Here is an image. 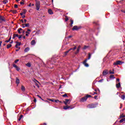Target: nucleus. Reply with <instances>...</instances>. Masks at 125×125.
Returning a JSON list of instances; mask_svg holds the SVG:
<instances>
[{
	"mask_svg": "<svg viewBox=\"0 0 125 125\" xmlns=\"http://www.w3.org/2000/svg\"><path fill=\"white\" fill-rule=\"evenodd\" d=\"M35 6L36 7V10H40V8L41 7V1L36 0Z\"/></svg>",
	"mask_w": 125,
	"mask_h": 125,
	"instance_id": "obj_1",
	"label": "nucleus"
},
{
	"mask_svg": "<svg viewBox=\"0 0 125 125\" xmlns=\"http://www.w3.org/2000/svg\"><path fill=\"white\" fill-rule=\"evenodd\" d=\"M98 105V104H90L87 105V108H89V109H92L93 108H96L97 107V105Z\"/></svg>",
	"mask_w": 125,
	"mask_h": 125,
	"instance_id": "obj_2",
	"label": "nucleus"
},
{
	"mask_svg": "<svg viewBox=\"0 0 125 125\" xmlns=\"http://www.w3.org/2000/svg\"><path fill=\"white\" fill-rule=\"evenodd\" d=\"M82 28L83 27L82 26L75 25L72 28V31H79V30H81Z\"/></svg>",
	"mask_w": 125,
	"mask_h": 125,
	"instance_id": "obj_3",
	"label": "nucleus"
},
{
	"mask_svg": "<svg viewBox=\"0 0 125 125\" xmlns=\"http://www.w3.org/2000/svg\"><path fill=\"white\" fill-rule=\"evenodd\" d=\"M108 74H109V72L107 69H105L103 71V76H107Z\"/></svg>",
	"mask_w": 125,
	"mask_h": 125,
	"instance_id": "obj_4",
	"label": "nucleus"
},
{
	"mask_svg": "<svg viewBox=\"0 0 125 125\" xmlns=\"http://www.w3.org/2000/svg\"><path fill=\"white\" fill-rule=\"evenodd\" d=\"M86 62H87V59H85L83 62V64L84 65V66H85V67H89V65L88 63H86Z\"/></svg>",
	"mask_w": 125,
	"mask_h": 125,
	"instance_id": "obj_5",
	"label": "nucleus"
},
{
	"mask_svg": "<svg viewBox=\"0 0 125 125\" xmlns=\"http://www.w3.org/2000/svg\"><path fill=\"white\" fill-rule=\"evenodd\" d=\"M65 100V101H63V103L66 105H68V104H70V103H71V102H69V101H70L69 99H66Z\"/></svg>",
	"mask_w": 125,
	"mask_h": 125,
	"instance_id": "obj_6",
	"label": "nucleus"
},
{
	"mask_svg": "<svg viewBox=\"0 0 125 125\" xmlns=\"http://www.w3.org/2000/svg\"><path fill=\"white\" fill-rule=\"evenodd\" d=\"M86 100H87V98L86 96H85V97H83L81 98V102H85V101H86Z\"/></svg>",
	"mask_w": 125,
	"mask_h": 125,
	"instance_id": "obj_7",
	"label": "nucleus"
},
{
	"mask_svg": "<svg viewBox=\"0 0 125 125\" xmlns=\"http://www.w3.org/2000/svg\"><path fill=\"white\" fill-rule=\"evenodd\" d=\"M122 61H118L116 62H114L113 65H121L122 64Z\"/></svg>",
	"mask_w": 125,
	"mask_h": 125,
	"instance_id": "obj_8",
	"label": "nucleus"
},
{
	"mask_svg": "<svg viewBox=\"0 0 125 125\" xmlns=\"http://www.w3.org/2000/svg\"><path fill=\"white\" fill-rule=\"evenodd\" d=\"M13 67H14V68H15V69H16L17 71H20V68H19L18 66H17L16 65V64H13Z\"/></svg>",
	"mask_w": 125,
	"mask_h": 125,
	"instance_id": "obj_9",
	"label": "nucleus"
},
{
	"mask_svg": "<svg viewBox=\"0 0 125 125\" xmlns=\"http://www.w3.org/2000/svg\"><path fill=\"white\" fill-rule=\"evenodd\" d=\"M0 21H1V22H5V20L4 19V17H2L1 16H0Z\"/></svg>",
	"mask_w": 125,
	"mask_h": 125,
	"instance_id": "obj_10",
	"label": "nucleus"
},
{
	"mask_svg": "<svg viewBox=\"0 0 125 125\" xmlns=\"http://www.w3.org/2000/svg\"><path fill=\"white\" fill-rule=\"evenodd\" d=\"M16 83L17 84V85L20 83V80L17 77L16 78Z\"/></svg>",
	"mask_w": 125,
	"mask_h": 125,
	"instance_id": "obj_11",
	"label": "nucleus"
},
{
	"mask_svg": "<svg viewBox=\"0 0 125 125\" xmlns=\"http://www.w3.org/2000/svg\"><path fill=\"white\" fill-rule=\"evenodd\" d=\"M48 13H49V14L52 15L53 14V12L52 11V10H51V9H49L48 10Z\"/></svg>",
	"mask_w": 125,
	"mask_h": 125,
	"instance_id": "obj_12",
	"label": "nucleus"
},
{
	"mask_svg": "<svg viewBox=\"0 0 125 125\" xmlns=\"http://www.w3.org/2000/svg\"><path fill=\"white\" fill-rule=\"evenodd\" d=\"M31 45H35L36 44V41L35 40H33L31 42Z\"/></svg>",
	"mask_w": 125,
	"mask_h": 125,
	"instance_id": "obj_13",
	"label": "nucleus"
},
{
	"mask_svg": "<svg viewBox=\"0 0 125 125\" xmlns=\"http://www.w3.org/2000/svg\"><path fill=\"white\" fill-rule=\"evenodd\" d=\"M116 87L117 88H120L121 87V83L116 84Z\"/></svg>",
	"mask_w": 125,
	"mask_h": 125,
	"instance_id": "obj_14",
	"label": "nucleus"
},
{
	"mask_svg": "<svg viewBox=\"0 0 125 125\" xmlns=\"http://www.w3.org/2000/svg\"><path fill=\"white\" fill-rule=\"evenodd\" d=\"M10 12H12L13 14H16V13H17V11L11 10Z\"/></svg>",
	"mask_w": 125,
	"mask_h": 125,
	"instance_id": "obj_15",
	"label": "nucleus"
},
{
	"mask_svg": "<svg viewBox=\"0 0 125 125\" xmlns=\"http://www.w3.org/2000/svg\"><path fill=\"white\" fill-rule=\"evenodd\" d=\"M64 110H67V109H70V107L68 105H66L65 106H63Z\"/></svg>",
	"mask_w": 125,
	"mask_h": 125,
	"instance_id": "obj_16",
	"label": "nucleus"
},
{
	"mask_svg": "<svg viewBox=\"0 0 125 125\" xmlns=\"http://www.w3.org/2000/svg\"><path fill=\"white\" fill-rule=\"evenodd\" d=\"M29 50H30V48L29 47H26L24 49V52H28V51H29Z\"/></svg>",
	"mask_w": 125,
	"mask_h": 125,
	"instance_id": "obj_17",
	"label": "nucleus"
},
{
	"mask_svg": "<svg viewBox=\"0 0 125 125\" xmlns=\"http://www.w3.org/2000/svg\"><path fill=\"white\" fill-rule=\"evenodd\" d=\"M73 24H74V21L73 20H70V26L73 27Z\"/></svg>",
	"mask_w": 125,
	"mask_h": 125,
	"instance_id": "obj_18",
	"label": "nucleus"
},
{
	"mask_svg": "<svg viewBox=\"0 0 125 125\" xmlns=\"http://www.w3.org/2000/svg\"><path fill=\"white\" fill-rule=\"evenodd\" d=\"M12 46V45L11 44H9L7 45V48L8 49L9 48H10Z\"/></svg>",
	"mask_w": 125,
	"mask_h": 125,
	"instance_id": "obj_19",
	"label": "nucleus"
},
{
	"mask_svg": "<svg viewBox=\"0 0 125 125\" xmlns=\"http://www.w3.org/2000/svg\"><path fill=\"white\" fill-rule=\"evenodd\" d=\"M91 57V54L90 53H89L88 58L86 59H87V60H89V59H90Z\"/></svg>",
	"mask_w": 125,
	"mask_h": 125,
	"instance_id": "obj_20",
	"label": "nucleus"
},
{
	"mask_svg": "<svg viewBox=\"0 0 125 125\" xmlns=\"http://www.w3.org/2000/svg\"><path fill=\"white\" fill-rule=\"evenodd\" d=\"M124 122H125V118H123L121 119L119 123H124Z\"/></svg>",
	"mask_w": 125,
	"mask_h": 125,
	"instance_id": "obj_21",
	"label": "nucleus"
},
{
	"mask_svg": "<svg viewBox=\"0 0 125 125\" xmlns=\"http://www.w3.org/2000/svg\"><path fill=\"white\" fill-rule=\"evenodd\" d=\"M110 79H115V76L114 75H110L109 76Z\"/></svg>",
	"mask_w": 125,
	"mask_h": 125,
	"instance_id": "obj_22",
	"label": "nucleus"
},
{
	"mask_svg": "<svg viewBox=\"0 0 125 125\" xmlns=\"http://www.w3.org/2000/svg\"><path fill=\"white\" fill-rule=\"evenodd\" d=\"M69 52H70V51L68 50L65 51L64 52V56H66L67 55V54H68V53H69Z\"/></svg>",
	"mask_w": 125,
	"mask_h": 125,
	"instance_id": "obj_23",
	"label": "nucleus"
},
{
	"mask_svg": "<svg viewBox=\"0 0 125 125\" xmlns=\"http://www.w3.org/2000/svg\"><path fill=\"white\" fill-rule=\"evenodd\" d=\"M29 23H25V24H22V26H25V27H29Z\"/></svg>",
	"mask_w": 125,
	"mask_h": 125,
	"instance_id": "obj_24",
	"label": "nucleus"
},
{
	"mask_svg": "<svg viewBox=\"0 0 125 125\" xmlns=\"http://www.w3.org/2000/svg\"><path fill=\"white\" fill-rule=\"evenodd\" d=\"M22 118H23V115H21L20 116V117H19V119H18V121H21V120L22 119Z\"/></svg>",
	"mask_w": 125,
	"mask_h": 125,
	"instance_id": "obj_25",
	"label": "nucleus"
},
{
	"mask_svg": "<svg viewBox=\"0 0 125 125\" xmlns=\"http://www.w3.org/2000/svg\"><path fill=\"white\" fill-rule=\"evenodd\" d=\"M21 90L22 91H25V87L23 85H21Z\"/></svg>",
	"mask_w": 125,
	"mask_h": 125,
	"instance_id": "obj_26",
	"label": "nucleus"
},
{
	"mask_svg": "<svg viewBox=\"0 0 125 125\" xmlns=\"http://www.w3.org/2000/svg\"><path fill=\"white\" fill-rule=\"evenodd\" d=\"M121 98L123 99V100H125V95H123L122 96H121Z\"/></svg>",
	"mask_w": 125,
	"mask_h": 125,
	"instance_id": "obj_27",
	"label": "nucleus"
},
{
	"mask_svg": "<svg viewBox=\"0 0 125 125\" xmlns=\"http://www.w3.org/2000/svg\"><path fill=\"white\" fill-rule=\"evenodd\" d=\"M62 97H63L64 98H66V97H68V95H67V94H65L64 95H62Z\"/></svg>",
	"mask_w": 125,
	"mask_h": 125,
	"instance_id": "obj_28",
	"label": "nucleus"
},
{
	"mask_svg": "<svg viewBox=\"0 0 125 125\" xmlns=\"http://www.w3.org/2000/svg\"><path fill=\"white\" fill-rule=\"evenodd\" d=\"M11 40V37H10V38L8 40H6V41H5V42H10Z\"/></svg>",
	"mask_w": 125,
	"mask_h": 125,
	"instance_id": "obj_29",
	"label": "nucleus"
},
{
	"mask_svg": "<svg viewBox=\"0 0 125 125\" xmlns=\"http://www.w3.org/2000/svg\"><path fill=\"white\" fill-rule=\"evenodd\" d=\"M16 43H17L16 44H18V46H20V45H21V42H20L19 43V42H18V41H17L16 42Z\"/></svg>",
	"mask_w": 125,
	"mask_h": 125,
	"instance_id": "obj_30",
	"label": "nucleus"
},
{
	"mask_svg": "<svg viewBox=\"0 0 125 125\" xmlns=\"http://www.w3.org/2000/svg\"><path fill=\"white\" fill-rule=\"evenodd\" d=\"M23 12H22V14H26V12H27V10L24 9L23 10Z\"/></svg>",
	"mask_w": 125,
	"mask_h": 125,
	"instance_id": "obj_31",
	"label": "nucleus"
},
{
	"mask_svg": "<svg viewBox=\"0 0 125 125\" xmlns=\"http://www.w3.org/2000/svg\"><path fill=\"white\" fill-rule=\"evenodd\" d=\"M2 2L4 4H6L8 2V1H5L4 0L2 1Z\"/></svg>",
	"mask_w": 125,
	"mask_h": 125,
	"instance_id": "obj_32",
	"label": "nucleus"
},
{
	"mask_svg": "<svg viewBox=\"0 0 125 125\" xmlns=\"http://www.w3.org/2000/svg\"><path fill=\"white\" fill-rule=\"evenodd\" d=\"M26 65L27 66V67H31V63L28 62Z\"/></svg>",
	"mask_w": 125,
	"mask_h": 125,
	"instance_id": "obj_33",
	"label": "nucleus"
},
{
	"mask_svg": "<svg viewBox=\"0 0 125 125\" xmlns=\"http://www.w3.org/2000/svg\"><path fill=\"white\" fill-rule=\"evenodd\" d=\"M68 20H69V18H68V17L67 16H66L65 19V22H67V21H68Z\"/></svg>",
	"mask_w": 125,
	"mask_h": 125,
	"instance_id": "obj_34",
	"label": "nucleus"
},
{
	"mask_svg": "<svg viewBox=\"0 0 125 125\" xmlns=\"http://www.w3.org/2000/svg\"><path fill=\"white\" fill-rule=\"evenodd\" d=\"M54 102H55L56 103H58V102H60V101L58 100H54Z\"/></svg>",
	"mask_w": 125,
	"mask_h": 125,
	"instance_id": "obj_35",
	"label": "nucleus"
},
{
	"mask_svg": "<svg viewBox=\"0 0 125 125\" xmlns=\"http://www.w3.org/2000/svg\"><path fill=\"white\" fill-rule=\"evenodd\" d=\"M86 97H87V99L88 98V97H92V96H91V95H87L86 96Z\"/></svg>",
	"mask_w": 125,
	"mask_h": 125,
	"instance_id": "obj_36",
	"label": "nucleus"
},
{
	"mask_svg": "<svg viewBox=\"0 0 125 125\" xmlns=\"http://www.w3.org/2000/svg\"><path fill=\"white\" fill-rule=\"evenodd\" d=\"M80 52V50L79 49H77V51L75 52V54H78Z\"/></svg>",
	"mask_w": 125,
	"mask_h": 125,
	"instance_id": "obj_37",
	"label": "nucleus"
},
{
	"mask_svg": "<svg viewBox=\"0 0 125 125\" xmlns=\"http://www.w3.org/2000/svg\"><path fill=\"white\" fill-rule=\"evenodd\" d=\"M109 74H115L114 71H112V70H109Z\"/></svg>",
	"mask_w": 125,
	"mask_h": 125,
	"instance_id": "obj_38",
	"label": "nucleus"
},
{
	"mask_svg": "<svg viewBox=\"0 0 125 125\" xmlns=\"http://www.w3.org/2000/svg\"><path fill=\"white\" fill-rule=\"evenodd\" d=\"M22 35H19V36L18 37L20 40L22 38Z\"/></svg>",
	"mask_w": 125,
	"mask_h": 125,
	"instance_id": "obj_39",
	"label": "nucleus"
},
{
	"mask_svg": "<svg viewBox=\"0 0 125 125\" xmlns=\"http://www.w3.org/2000/svg\"><path fill=\"white\" fill-rule=\"evenodd\" d=\"M13 35L15 36V38H16V37H19V35L18 34H14Z\"/></svg>",
	"mask_w": 125,
	"mask_h": 125,
	"instance_id": "obj_40",
	"label": "nucleus"
},
{
	"mask_svg": "<svg viewBox=\"0 0 125 125\" xmlns=\"http://www.w3.org/2000/svg\"><path fill=\"white\" fill-rule=\"evenodd\" d=\"M14 7H15V8H18V5H17V4H15Z\"/></svg>",
	"mask_w": 125,
	"mask_h": 125,
	"instance_id": "obj_41",
	"label": "nucleus"
},
{
	"mask_svg": "<svg viewBox=\"0 0 125 125\" xmlns=\"http://www.w3.org/2000/svg\"><path fill=\"white\" fill-rule=\"evenodd\" d=\"M125 115H124L123 114L120 115V118H125Z\"/></svg>",
	"mask_w": 125,
	"mask_h": 125,
	"instance_id": "obj_42",
	"label": "nucleus"
},
{
	"mask_svg": "<svg viewBox=\"0 0 125 125\" xmlns=\"http://www.w3.org/2000/svg\"><path fill=\"white\" fill-rule=\"evenodd\" d=\"M104 79H101L99 81V83H102V82H103Z\"/></svg>",
	"mask_w": 125,
	"mask_h": 125,
	"instance_id": "obj_43",
	"label": "nucleus"
},
{
	"mask_svg": "<svg viewBox=\"0 0 125 125\" xmlns=\"http://www.w3.org/2000/svg\"><path fill=\"white\" fill-rule=\"evenodd\" d=\"M19 62V60L17 59L15 61V63H17V62Z\"/></svg>",
	"mask_w": 125,
	"mask_h": 125,
	"instance_id": "obj_44",
	"label": "nucleus"
},
{
	"mask_svg": "<svg viewBox=\"0 0 125 125\" xmlns=\"http://www.w3.org/2000/svg\"><path fill=\"white\" fill-rule=\"evenodd\" d=\"M68 107H70L69 109H74V106H69Z\"/></svg>",
	"mask_w": 125,
	"mask_h": 125,
	"instance_id": "obj_45",
	"label": "nucleus"
},
{
	"mask_svg": "<svg viewBox=\"0 0 125 125\" xmlns=\"http://www.w3.org/2000/svg\"><path fill=\"white\" fill-rule=\"evenodd\" d=\"M94 98L97 100V99H98V97L97 96H95Z\"/></svg>",
	"mask_w": 125,
	"mask_h": 125,
	"instance_id": "obj_46",
	"label": "nucleus"
},
{
	"mask_svg": "<svg viewBox=\"0 0 125 125\" xmlns=\"http://www.w3.org/2000/svg\"><path fill=\"white\" fill-rule=\"evenodd\" d=\"M49 101H51L52 102H54V100L53 99H49L48 100Z\"/></svg>",
	"mask_w": 125,
	"mask_h": 125,
	"instance_id": "obj_47",
	"label": "nucleus"
},
{
	"mask_svg": "<svg viewBox=\"0 0 125 125\" xmlns=\"http://www.w3.org/2000/svg\"><path fill=\"white\" fill-rule=\"evenodd\" d=\"M20 47H19L18 49L16 50V51H19V50H20Z\"/></svg>",
	"mask_w": 125,
	"mask_h": 125,
	"instance_id": "obj_48",
	"label": "nucleus"
},
{
	"mask_svg": "<svg viewBox=\"0 0 125 125\" xmlns=\"http://www.w3.org/2000/svg\"><path fill=\"white\" fill-rule=\"evenodd\" d=\"M86 48H87V46L86 45L84 46L83 49H86Z\"/></svg>",
	"mask_w": 125,
	"mask_h": 125,
	"instance_id": "obj_49",
	"label": "nucleus"
},
{
	"mask_svg": "<svg viewBox=\"0 0 125 125\" xmlns=\"http://www.w3.org/2000/svg\"><path fill=\"white\" fill-rule=\"evenodd\" d=\"M33 101H34V102H35V103H36V102H37V99L34 98Z\"/></svg>",
	"mask_w": 125,
	"mask_h": 125,
	"instance_id": "obj_50",
	"label": "nucleus"
},
{
	"mask_svg": "<svg viewBox=\"0 0 125 125\" xmlns=\"http://www.w3.org/2000/svg\"><path fill=\"white\" fill-rule=\"evenodd\" d=\"M23 29L21 28H20L18 29V31H22Z\"/></svg>",
	"mask_w": 125,
	"mask_h": 125,
	"instance_id": "obj_51",
	"label": "nucleus"
},
{
	"mask_svg": "<svg viewBox=\"0 0 125 125\" xmlns=\"http://www.w3.org/2000/svg\"><path fill=\"white\" fill-rule=\"evenodd\" d=\"M21 33H23V34H24L25 33V30L22 29V31H21Z\"/></svg>",
	"mask_w": 125,
	"mask_h": 125,
	"instance_id": "obj_52",
	"label": "nucleus"
},
{
	"mask_svg": "<svg viewBox=\"0 0 125 125\" xmlns=\"http://www.w3.org/2000/svg\"><path fill=\"white\" fill-rule=\"evenodd\" d=\"M73 50H75V49H77V46H75L73 48Z\"/></svg>",
	"mask_w": 125,
	"mask_h": 125,
	"instance_id": "obj_53",
	"label": "nucleus"
},
{
	"mask_svg": "<svg viewBox=\"0 0 125 125\" xmlns=\"http://www.w3.org/2000/svg\"><path fill=\"white\" fill-rule=\"evenodd\" d=\"M20 4H21V5L24 4V1L20 2Z\"/></svg>",
	"mask_w": 125,
	"mask_h": 125,
	"instance_id": "obj_54",
	"label": "nucleus"
},
{
	"mask_svg": "<svg viewBox=\"0 0 125 125\" xmlns=\"http://www.w3.org/2000/svg\"><path fill=\"white\" fill-rule=\"evenodd\" d=\"M71 50H73V48H70V49L68 50L69 51H71Z\"/></svg>",
	"mask_w": 125,
	"mask_h": 125,
	"instance_id": "obj_55",
	"label": "nucleus"
},
{
	"mask_svg": "<svg viewBox=\"0 0 125 125\" xmlns=\"http://www.w3.org/2000/svg\"><path fill=\"white\" fill-rule=\"evenodd\" d=\"M116 81H117V82H120V79L117 78Z\"/></svg>",
	"mask_w": 125,
	"mask_h": 125,
	"instance_id": "obj_56",
	"label": "nucleus"
},
{
	"mask_svg": "<svg viewBox=\"0 0 125 125\" xmlns=\"http://www.w3.org/2000/svg\"><path fill=\"white\" fill-rule=\"evenodd\" d=\"M37 96H38V97L40 98V99H42V97H41L40 95H38Z\"/></svg>",
	"mask_w": 125,
	"mask_h": 125,
	"instance_id": "obj_57",
	"label": "nucleus"
},
{
	"mask_svg": "<svg viewBox=\"0 0 125 125\" xmlns=\"http://www.w3.org/2000/svg\"><path fill=\"white\" fill-rule=\"evenodd\" d=\"M18 33H19V34H21V31H20V30H18Z\"/></svg>",
	"mask_w": 125,
	"mask_h": 125,
	"instance_id": "obj_58",
	"label": "nucleus"
},
{
	"mask_svg": "<svg viewBox=\"0 0 125 125\" xmlns=\"http://www.w3.org/2000/svg\"><path fill=\"white\" fill-rule=\"evenodd\" d=\"M80 49H81V46H79L77 49H79V50H80Z\"/></svg>",
	"mask_w": 125,
	"mask_h": 125,
	"instance_id": "obj_59",
	"label": "nucleus"
},
{
	"mask_svg": "<svg viewBox=\"0 0 125 125\" xmlns=\"http://www.w3.org/2000/svg\"><path fill=\"white\" fill-rule=\"evenodd\" d=\"M21 23H24V21L23 20H21Z\"/></svg>",
	"mask_w": 125,
	"mask_h": 125,
	"instance_id": "obj_60",
	"label": "nucleus"
},
{
	"mask_svg": "<svg viewBox=\"0 0 125 125\" xmlns=\"http://www.w3.org/2000/svg\"><path fill=\"white\" fill-rule=\"evenodd\" d=\"M121 11H122V12H123L124 13H125V10H122Z\"/></svg>",
	"mask_w": 125,
	"mask_h": 125,
	"instance_id": "obj_61",
	"label": "nucleus"
},
{
	"mask_svg": "<svg viewBox=\"0 0 125 125\" xmlns=\"http://www.w3.org/2000/svg\"><path fill=\"white\" fill-rule=\"evenodd\" d=\"M26 22H27V20L24 19V23H26Z\"/></svg>",
	"mask_w": 125,
	"mask_h": 125,
	"instance_id": "obj_62",
	"label": "nucleus"
},
{
	"mask_svg": "<svg viewBox=\"0 0 125 125\" xmlns=\"http://www.w3.org/2000/svg\"><path fill=\"white\" fill-rule=\"evenodd\" d=\"M31 5H32V3H30L29 4V5H28V6H29V7H30Z\"/></svg>",
	"mask_w": 125,
	"mask_h": 125,
	"instance_id": "obj_63",
	"label": "nucleus"
},
{
	"mask_svg": "<svg viewBox=\"0 0 125 125\" xmlns=\"http://www.w3.org/2000/svg\"><path fill=\"white\" fill-rule=\"evenodd\" d=\"M25 33L26 34H30V32H29V31H25Z\"/></svg>",
	"mask_w": 125,
	"mask_h": 125,
	"instance_id": "obj_64",
	"label": "nucleus"
}]
</instances>
